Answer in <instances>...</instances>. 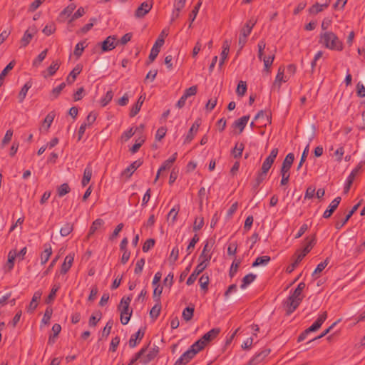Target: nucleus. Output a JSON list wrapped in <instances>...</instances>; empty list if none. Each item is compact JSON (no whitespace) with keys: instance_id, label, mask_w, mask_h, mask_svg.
<instances>
[{"instance_id":"obj_1","label":"nucleus","mask_w":365,"mask_h":365,"mask_svg":"<svg viewBox=\"0 0 365 365\" xmlns=\"http://www.w3.org/2000/svg\"><path fill=\"white\" fill-rule=\"evenodd\" d=\"M319 43L325 48L333 51H342L343 43L332 31L322 32L319 36Z\"/></svg>"},{"instance_id":"obj_2","label":"nucleus","mask_w":365,"mask_h":365,"mask_svg":"<svg viewBox=\"0 0 365 365\" xmlns=\"http://www.w3.org/2000/svg\"><path fill=\"white\" fill-rule=\"evenodd\" d=\"M133 294L123 297L120 302L118 309L120 312V322L122 324H127L132 316L133 309H130V303L132 300Z\"/></svg>"},{"instance_id":"obj_3","label":"nucleus","mask_w":365,"mask_h":365,"mask_svg":"<svg viewBox=\"0 0 365 365\" xmlns=\"http://www.w3.org/2000/svg\"><path fill=\"white\" fill-rule=\"evenodd\" d=\"M302 299V293L295 289L284 302L287 315H290L293 313L299 307Z\"/></svg>"},{"instance_id":"obj_4","label":"nucleus","mask_w":365,"mask_h":365,"mask_svg":"<svg viewBox=\"0 0 365 365\" xmlns=\"http://www.w3.org/2000/svg\"><path fill=\"white\" fill-rule=\"evenodd\" d=\"M165 31H163L161 34L159 35L158 38L155 41L153 48H151L150 55L148 56V61L147 62V64H149L155 61V59L157 58L160 47L164 44L165 40L164 37L166 36Z\"/></svg>"},{"instance_id":"obj_5","label":"nucleus","mask_w":365,"mask_h":365,"mask_svg":"<svg viewBox=\"0 0 365 365\" xmlns=\"http://www.w3.org/2000/svg\"><path fill=\"white\" fill-rule=\"evenodd\" d=\"M202 344V342H200ZM203 348L200 345L199 341H195L190 347L184 352V365L187 364Z\"/></svg>"},{"instance_id":"obj_6","label":"nucleus","mask_w":365,"mask_h":365,"mask_svg":"<svg viewBox=\"0 0 365 365\" xmlns=\"http://www.w3.org/2000/svg\"><path fill=\"white\" fill-rule=\"evenodd\" d=\"M220 328H213L210 329L208 332L205 333L199 340L197 341H199L200 343L202 342V344H200V346L204 347L206 346V344L215 339L217 335L220 334Z\"/></svg>"},{"instance_id":"obj_7","label":"nucleus","mask_w":365,"mask_h":365,"mask_svg":"<svg viewBox=\"0 0 365 365\" xmlns=\"http://www.w3.org/2000/svg\"><path fill=\"white\" fill-rule=\"evenodd\" d=\"M117 37L115 36H108L101 44V50L103 52H106L114 49L118 45V42L115 41Z\"/></svg>"},{"instance_id":"obj_8","label":"nucleus","mask_w":365,"mask_h":365,"mask_svg":"<svg viewBox=\"0 0 365 365\" xmlns=\"http://www.w3.org/2000/svg\"><path fill=\"white\" fill-rule=\"evenodd\" d=\"M152 7L153 1L143 2L135 10V16L136 18H143L151 10Z\"/></svg>"},{"instance_id":"obj_9","label":"nucleus","mask_w":365,"mask_h":365,"mask_svg":"<svg viewBox=\"0 0 365 365\" xmlns=\"http://www.w3.org/2000/svg\"><path fill=\"white\" fill-rule=\"evenodd\" d=\"M145 327L140 328L136 333L131 335L128 341V345L130 348H134L140 344L145 335Z\"/></svg>"},{"instance_id":"obj_10","label":"nucleus","mask_w":365,"mask_h":365,"mask_svg":"<svg viewBox=\"0 0 365 365\" xmlns=\"http://www.w3.org/2000/svg\"><path fill=\"white\" fill-rule=\"evenodd\" d=\"M158 352L159 348L154 345V346L151 348L148 353L145 352L141 357L140 363L143 365H147L158 356Z\"/></svg>"},{"instance_id":"obj_11","label":"nucleus","mask_w":365,"mask_h":365,"mask_svg":"<svg viewBox=\"0 0 365 365\" xmlns=\"http://www.w3.org/2000/svg\"><path fill=\"white\" fill-rule=\"evenodd\" d=\"M207 267V263L200 262L195 268V271L190 274V276L187 279L186 284L187 285L192 284L196 280L197 276L200 273H201Z\"/></svg>"},{"instance_id":"obj_12","label":"nucleus","mask_w":365,"mask_h":365,"mask_svg":"<svg viewBox=\"0 0 365 365\" xmlns=\"http://www.w3.org/2000/svg\"><path fill=\"white\" fill-rule=\"evenodd\" d=\"M270 349H264L260 352L256 354L250 361L252 365H258L262 362L264 359L269 354Z\"/></svg>"},{"instance_id":"obj_13","label":"nucleus","mask_w":365,"mask_h":365,"mask_svg":"<svg viewBox=\"0 0 365 365\" xmlns=\"http://www.w3.org/2000/svg\"><path fill=\"white\" fill-rule=\"evenodd\" d=\"M327 312L324 311L319 315L318 319L313 323V324L307 329V332L310 333L318 330L327 319Z\"/></svg>"},{"instance_id":"obj_14","label":"nucleus","mask_w":365,"mask_h":365,"mask_svg":"<svg viewBox=\"0 0 365 365\" xmlns=\"http://www.w3.org/2000/svg\"><path fill=\"white\" fill-rule=\"evenodd\" d=\"M143 164L141 160H137L133 162L128 167H127L123 172L122 175L125 176L126 178H130L133 173Z\"/></svg>"},{"instance_id":"obj_15","label":"nucleus","mask_w":365,"mask_h":365,"mask_svg":"<svg viewBox=\"0 0 365 365\" xmlns=\"http://www.w3.org/2000/svg\"><path fill=\"white\" fill-rule=\"evenodd\" d=\"M341 197H336V198H334L331 202L330 203V205H329L328 208L323 213V217L324 218H329L331 216V215L333 214V212L336 210V208L338 207L340 202H341Z\"/></svg>"},{"instance_id":"obj_16","label":"nucleus","mask_w":365,"mask_h":365,"mask_svg":"<svg viewBox=\"0 0 365 365\" xmlns=\"http://www.w3.org/2000/svg\"><path fill=\"white\" fill-rule=\"evenodd\" d=\"M360 205H361V202H359L356 205H355L344 219L336 222L335 228L336 230H340L347 222V221L351 218V217L354 215V213L357 210V209L359 208Z\"/></svg>"},{"instance_id":"obj_17","label":"nucleus","mask_w":365,"mask_h":365,"mask_svg":"<svg viewBox=\"0 0 365 365\" xmlns=\"http://www.w3.org/2000/svg\"><path fill=\"white\" fill-rule=\"evenodd\" d=\"M361 165L359 164L349 174V175L347 178L346 183L344 186V192L346 193L349 192L350 187L351 184L353 183V181L356 177V175L358 174L359 170L361 169Z\"/></svg>"},{"instance_id":"obj_18","label":"nucleus","mask_w":365,"mask_h":365,"mask_svg":"<svg viewBox=\"0 0 365 365\" xmlns=\"http://www.w3.org/2000/svg\"><path fill=\"white\" fill-rule=\"evenodd\" d=\"M180 210V205H175L168 212L167 216V221L169 225H174L177 220L178 215Z\"/></svg>"},{"instance_id":"obj_19","label":"nucleus","mask_w":365,"mask_h":365,"mask_svg":"<svg viewBox=\"0 0 365 365\" xmlns=\"http://www.w3.org/2000/svg\"><path fill=\"white\" fill-rule=\"evenodd\" d=\"M74 255L69 254L65 257L64 262L61 267V274H65L71 269L73 262Z\"/></svg>"},{"instance_id":"obj_20","label":"nucleus","mask_w":365,"mask_h":365,"mask_svg":"<svg viewBox=\"0 0 365 365\" xmlns=\"http://www.w3.org/2000/svg\"><path fill=\"white\" fill-rule=\"evenodd\" d=\"M182 9V0H175L174 3V9L170 19V24H173L180 16L181 10Z\"/></svg>"},{"instance_id":"obj_21","label":"nucleus","mask_w":365,"mask_h":365,"mask_svg":"<svg viewBox=\"0 0 365 365\" xmlns=\"http://www.w3.org/2000/svg\"><path fill=\"white\" fill-rule=\"evenodd\" d=\"M200 123H201L200 119H197L195 121V123L192 124V125L190 128L189 132L185 138V140L187 142H190L193 139L194 136L195 135V134L197 133V132L198 130Z\"/></svg>"},{"instance_id":"obj_22","label":"nucleus","mask_w":365,"mask_h":365,"mask_svg":"<svg viewBox=\"0 0 365 365\" xmlns=\"http://www.w3.org/2000/svg\"><path fill=\"white\" fill-rule=\"evenodd\" d=\"M145 97L143 96H140L139 98L138 99L135 104L132 107L130 111V117H134L135 116L139 111L140 110L141 106L145 101Z\"/></svg>"},{"instance_id":"obj_23","label":"nucleus","mask_w":365,"mask_h":365,"mask_svg":"<svg viewBox=\"0 0 365 365\" xmlns=\"http://www.w3.org/2000/svg\"><path fill=\"white\" fill-rule=\"evenodd\" d=\"M53 334L48 337V344L52 345L55 343L56 339L61 331V327L59 324H54L52 327Z\"/></svg>"},{"instance_id":"obj_24","label":"nucleus","mask_w":365,"mask_h":365,"mask_svg":"<svg viewBox=\"0 0 365 365\" xmlns=\"http://www.w3.org/2000/svg\"><path fill=\"white\" fill-rule=\"evenodd\" d=\"M41 293L39 291L36 292L32 297V299L28 307L27 312L32 313L38 306V300L41 299Z\"/></svg>"},{"instance_id":"obj_25","label":"nucleus","mask_w":365,"mask_h":365,"mask_svg":"<svg viewBox=\"0 0 365 365\" xmlns=\"http://www.w3.org/2000/svg\"><path fill=\"white\" fill-rule=\"evenodd\" d=\"M92 177V168L91 165L88 164L83 171V176L81 180V185L83 187H86L90 182Z\"/></svg>"},{"instance_id":"obj_26","label":"nucleus","mask_w":365,"mask_h":365,"mask_svg":"<svg viewBox=\"0 0 365 365\" xmlns=\"http://www.w3.org/2000/svg\"><path fill=\"white\" fill-rule=\"evenodd\" d=\"M44 247L43 252L41 254V264H46L52 254V249L50 244H45Z\"/></svg>"},{"instance_id":"obj_27","label":"nucleus","mask_w":365,"mask_h":365,"mask_svg":"<svg viewBox=\"0 0 365 365\" xmlns=\"http://www.w3.org/2000/svg\"><path fill=\"white\" fill-rule=\"evenodd\" d=\"M59 66H60V63L58 61H53L47 69L48 73L46 74L45 71H43L42 73L43 76L44 78H47L48 76H53L56 73V72L58 70Z\"/></svg>"},{"instance_id":"obj_28","label":"nucleus","mask_w":365,"mask_h":365,"mask_svg":"<svg viewBox=\"0 0 365 365\" xmlns=\"http://www.w3.org/2000/svg\"><path fill=\"white\" fill-rule=\"evenodd\" d=\"M330 3V1H326L323 4H319V3H315L314 5H312L309 9V11L312 14H317L321 11H323L324 9H326L329 6Z\"/></svg>"},{"instance_id":"obj_29","label":"nucleus","mask_w":365,"mask_h":365,"mask_svg":"<svg viewBox=\"0 0 365 365\" xmlns=\"http://www.w3.org/2000/svg\"><path fill=\"white\" fill-rule=\"evenodd\" d=\"M284 68L283 67H282V66L279 67V69H278L277 74L276 78H275V81H274V84H273V87L277 86L278 90L281 87L282 82H286L287 81L286 79H284Z\"/></svg>"},{"instance_id":"obj_30","label":"nucleus","mask_w":365,"mask_h":365,"mask_svg":"<svg viewBox=\"0 0 365 365\" xmlns=\"http://www.w3.org/2000/svg\"><path fill=\"white\" fill-rule=\"evenodd\" d=\"M104 224L103 220L101 218H98L96 220H94L90 227L89 232L88 233L87 237L90 238L91 236H92L95 232L101 227Z\"/></svg>"},{"instance_id":"obj_31","label":"nucleus","mask_w":365,"mask_h":365,"mask_svg":"<svg viewBox=\"0 0 365 365\" xmlns=\"http://www.w3.org/2000/svg\"><path fill=\"white\" fill-rule=\"evenodd\" d=\"M249 119L250 115H244L235 121L234 126L239 128L240 133H242L245 128Z\"/></svg>"},{"instance_id":"obj_32","label":"nucleus","mask_w":365,"mask_h":365,"mask_svg":"<svg viewBox=\"0 0 365 365\" xmlns=\"http://www.w3.org/2000/svg\"><path fill=\"white\" fill-rule=\"evenodd\" d=\"M81 68L76 66L68 74L66 81L68 84H72L76 79L77 76L81 73Z\"/></svg>"},{"instance_id":"obj_33","label":"nucleus","mask_w":365,"mask_h":365,"mask_svg":"<svg viewBox=\"0 0 365 365\" xmlns=\"http://www.w3.org/2000/svg\"><path fill=\"white\" fill-rule=\"evenodd\" d=\"M15 66V61H11L1 71L0 73V87L4 84V78L7 75V73L13 69Z\"/></svg>"},{"instance_id":"obj_34","label":"nucleus","mask_w":365,"mask_h":365,"mask_svg":"<svg viewBox=\"0 0 365 365\" xmlns=\"http://www.w3.org/2000/svg\"><path fill=\"white\" fill-rule=\"evenodd\" d=\"M31 86H32V83L30 81H28L21 88V89L18 95V98H19V103H22L24 101V99L26 96V93H27L29 89L31 87Z\"/></svg>"},{"instance_id":"obj_35","label":"nucleus","mask_w":365,"mask_h":365,"mask_svg":"<svg viewBox=\"0 0 365 365\" xmlns=\"http://www.w3.org/2000/svg\"><path fill=\"white\" fill-rule=\"evenodd\" d=\"M256 277H257V275L254 274L252 273H250V274L245 275L242 280V284L240 285V287L242 289L246 288L249 284H250L252 282L255 281Z\"/></svg>"},{"instance_id":"obj_36","label":"nucleus","mask_w":365,"mask_h":365,"mask_svg":"<svg viewBox=\"0 0 365 365\" xmlns=\"http://www.w3.org/2000/svg\"><path fill=\"white\" fill-rule=\"evenodd\" d=\"M305 240L307 242V244L304 246V249L302 250V252H303L307 255L312 250L314 245L316 244L315 235L312 236L311 239H309V237H307L305 239Z\"/></svg>"},{"instance_id":"obj_37","label":"nucleus","mask_w":365,"mask_h":365,"mask_svg":"<svg viewBox=\"0 0 365 365\" xmlns=\"http://www.w3.org/2000/svg\"><path fill=\"white\" fill-rule=\"evenodd\" d=\"M102 313L101 311L95 312L89 318L88 324L90 327H96L98 322L101 320Z\"/></svg>"},{"instance_id":"obj_38","label":"nucleus","mask_w":365,"mask_h":365,"mask_svg":"<svg viewBox=\"0 0 365 365\" xmlns=\"http://www.w3.org/2000/svg\"><path fill=\"white\" fill-rule=\"evenodd\" d=\"M244 144L242 143H237L235 148L232 150V155L235 158H237L242 156V151L244 150Z\"/></svg>"},{"instance_id":"obj_39","label":"nucleus","mask_w":365,"mask_h":365,"mask_svg":"<svg viewBox=\"0 0 365 365\" xmlns=\"http://www.w3.org/2000/svg\"><path fill=\"white\" fill-rule=\"evenodd\" d=\"M56 116V113L54 111H51L47 114L46 118H44V120L43 122V125H46V130L48 131L49 128L51 127V125L52 122L53 121V119Z\"/></svg>"},{"instance_id":"obj_40","label":"nucleus","mask_w":365,"mask_h":365,"mask_svg":"<svg viewBox=\"0 0 365 365\" xmlns=\"http://www.w3.org/2000/svg\"><path fill=\"white\" fill-rule=\"evenodd\" d=\"M16 257H17L16 250H11L9 252L8 261H7V267H8L9 271H11L14 268V260H15Z\"/></svg>"},{"instance_id":"obj_41","label":"nucleus","mask_w":365,"mask_h":365,"mask_svg":"<svg viewBox=\"0 0 365 365\" xmlns=\"http://www.w3.org/2000/svg\"><path fill=\"white\" fill-rule=\"evenodd\" d=\"M270 261V257L264 255L262 257H258L256 258L255 262L252 263V267H257L259 265H266Z\"/></svg>"},{"instance_id":"obj_42","label":"nucleus","mask_w":365,"mask_h":365,"mask_svg":"<svg viewBox=\"0 0 365 365\" xmlns=\"http://www.w3.org/2000/svg\"><path fill=\"white\" fill-rule=\"evenodd\" d=\"M160 310H161L160 302V303L156 302V304L152 307V309L150 311V318H152L153 320H155L158 317V316L160 313Z\"/></svg>"},{"instance_id":"obj_43","label":"nucleus","mask_w":365,"mask_h":365,"mask_svg":"<svg viewBox=\"0 0 365 365\" xmlns=\"http://www.w3.org/2000/svg\"><path fill=\"white\" fill-rule=\"evenodd\" d=\"M148 351V347L145 346V347H143L138 352H137L135 356L133 357V359L130 360V361L129 362V364L128 365H134L135 363L137 361H140L141 360V357L144 355V354L145 352Z\"/></svg>"},{"instance_id":"obj_44","label":"nucleus","mask_w":365,"mask_h":365,"mask_svg":"<svg viewBox=\"0 0 365 365\" xmlns=\"http://www.w3.org/2000/svg\"><path fill=\"white\" fill-rule=\"evenodd\" d=\"M29 29L26 30L21 39V43L22 47H26L30 43L33 38V34L29 32Z\"/></svg>"},{"instance_id":"obj_45","label":"nucleus","mask_w":365,"mask_h":365,"mask_svg":"<svg viewBox=\"0 0 365 365\" xmlns=\"http://www.w3.org/2000/svg\"><path fill=\"white\" fill-rule=\"evenodd\" d=\"M71 192V188L68 183H63L57 189L58 197H61Z\"/></svg>"},{"instance_id":"obj_46","label":"nucleus","mask_w":365,"mask_h":365,"mask_svg":"<svg viewBox=\"0 0 365 365\" xmlns=\"http://www.w3.org/2000/svg\"><path fill=\"white\" fill-rule=\"evenodd\" d=\"M73 230V225L67 222L60 229V234L62 237L68 236Z\"/></svg>"},{"instance_id":"obj_47","label":"nucleus","mask_w":365,"mask_h":365,"mask_svg":"<svg viewBox=\"0 0 365 365\" xmlns=\"http://www.w3.org/2000/svg\"><path fill=\"white\" fill-rule=\"evenodd\" d=\"M195 311V306L190 305L184 309V321H190Z\"/></svg>"},{"instance_id":"obj_48","label":"nucleus","mask_w":365,"mask_h":365,"mask_svg":"<svg viewBox=\"0 0 365 365\" xmlns=\"http://www.w3.org/2000/svg\"><path fill=\"white\" fill-rule=\"evenodd\" d=\"M274 59V55L269 56L268 57H262V61L264 62V70L269 73L270 71V67L272 65L273 61Z\"/></svg>"},{"instance_id":"obj_49","label":"nucleus","mask_w":365,"mask_h":365,"mask_svg":"<svg viewBox=\"0 0 365 365\" xmlns=\"http://www.w3.org/2000/svg\"><path fill=\"white\" fill-rule=\"evenodd\" d=\"M145 142V138L140 137L135 140V144L130 148V151L133 154L138 151L140 148Z\"/></svg>"},{"instance_id":"obj_50","label":"nucleus","mask_w":365,"mask_h":365,"mask_svg":"<svg viewBox=\"0 0 365 365\" xmlns=\"http://www.w3.org/2000/svg\"><path fill=\"white\" fill-rule=\"evenodd\" d=\"M76 6L75 4L71 3L68 6H66L61 13L60 17L63 16H70L73 11L75 10Z\"/></svg>"},{"instance_id":"obj_51","label":"nucleus","mask_w":365,"mask_h":365,"mask_svg":"<svg viewBox=\"0 0 365 365\" xmlns=\"http://www.w3.org/2000/svg\"><path fill=\"white\" fill-rule=\"evenodd\" d=\"M48 49H45L43 51H41L37 58L34 60L33 61V66L37 67L46 58L47 55Z\"/></svg>"},{"instance_id":"obj_52","label":"nucleus","mask_w":365,"mask_h":365,"mask_svg":"<svg viewBox=\"0 0 365 365\" xmlns=\"http://www.w3.org/2000/svg\"><path fill=\"white\" fill-rule=\"evenodd\" d=\"M86 43L85 41H81V42H78L76 46H75V49H74V51H73V54L76 56V57H80L81 55H82V53L84 50V48L86 47V45L85 46L84 44Z\"/></svg>"},{"instance_id":"obj_53","label":"nucleus","mask_w":365,"mask_h":365,"mask_svg":"<svg viewBox=\"0 0 365 365\" xmlns=\"http://www.w3.org/2000/svg\"><path fill=\"white\" fill-rule=\"evenodd\" d=\"M278 148H273L269 155L265 158L264 161H266L268 164L272 165L274 162L275 158L278 155Z\"/></svg>"},{"instance_id":"obj_54","label":"nucleus","mask_w":365,"mask_h":365,"mask_svg":"<svg viewBox=\"0 0 365 365\" xmlns=\"http://www.w3.org/2000/svg\"><path fill=\"white\" fill-rule=\"evenodd\" d=\"M65 86L66 83L63 82L58 86L53 88L51 93L52 99L57 98Z\"/></svg>"},{"instance_id":"obj_55","label":"nucleus","mask_w":365,"mask_h":365,"mask_svg":"<svg viewBox=\"0 0 365 365\" xmlns=\"http://www.w3.org/2000/svg\"><path fill=\"white\" fill-rule=\"evenodd\" d=\"M179 255V250L178 247H173L171 251V253L168 258V262L170 264H173L176 260L178 259Z\"/></svg>"},{"instance_id":"obj_56","label":"nucleus","mask_w":365,"mask_h":365,"mask_svg":"<svg viewBox=\"0 0 365 365\" xmlns=\"http://www.w3.org/2000/svg\"><path fill=\"white\" fill-rule=\"evenodd\" d=\"M154 287L153 290V299L155 302H160V295L162 294L163 287L160 285H157Z\"/></svg>"},{"instance_id":"obj_57","label":"nucleus","mask_w":365,"mask_h":365,"mask_svg":"<svg viewBox=\"0 0 365 365\" xmlns=\"http://www.w3.org/2000/svg\"><path fill=\"white\" fill-rule=\"evenodd\" d=\"M266 176L267 175L261 172H259L253 183V188L257 189L259 186V185L265 180Z\"/></svg>"},{"instance_id":"obj_58","label":"nucleus","mask_w":365,"mask_h":365,"mask_svg":"<svg viewBox=\"0 0 365 365\" xmlns=\"http://www.w3.org/2000/svg\"><path fill=\"white\" fill-rule=\"evenodd\" d=\"M247 91V84L246 82L240 81L238 83L236 92L238 96H243Z\"/></svg>"},{"instance_id":"obj_59","label":"nucleus","mask_w":365,"mask_h":365,"mask_svg":"<svg viewBox=\"0 0 365 365\" xmlns=\"http://www.w3.org/2000/svg\"><path fill=\"white\" fill-rule=\"evenodd\" d=\"M197 91V86H192L184 91V101L191 96H195Z\"/></svg>"},{"instance_id":"obj_60","label":"nucleus","mask_w":365,"mask_h":365,"mask_svg":"<svg viewBox=\"0 0 365 365\" xmlns=\"http://www.w3.org/2000/svg\"><path fill=\"white\" fill-rule=\"evenodd\" d=\"M208 247V244L207 243L203 248V250L200 256V259L201 260L200 262H205V263H207V265L208 264L209 261L210 260V255H209L207 252V249Z\"/></svg>"},{"instance_id":"obj_61","label":"nucleus","mask_w":365,"mask_h":365,"mask_svg":"<svg viewBox=\"0 0 365 365\" xmlns=\"http://www.w3.org/2000/svg\"><path fill=\"white\" fill-rule=\"evenodd\" d=\"M85 9L83 7H79L78 10L72 15L71 19L68 21V24H71L76 19L83 16L85 14Z\"/></svg>"},{"instance_id":"obj_62","label":"nucleus","mask_w":365,"mask_h":365,"mask_svg":"<svg viewBox=\"0 0 365 365\" xmlns=\"http://www.w3.org/2000/svg\"><path fill=\"white\" fill-rule=\"evenodd\" d=\"M155 243V241L154 239L150 238V239L147 240L143 245V247H142L143 252H148L152 247H154Z\"/></svg>"},{"instance_id":"obj_63","label":"nucleus","mask_w":365,"mask_h":365,"mask_svg":"<svg viewBox=\"0 0 365 365\" xmlns=\"http://www.w3.org/2000/svg\"><path fill=\"white\" fill-rule=\"evenodd\" d=\"M113 97V91L111 90L107 91L105 96L101 99V106H106V105H108L111 101Z\"/></svg>"},{"instance_id":"obj_64","label":"nucleus","mask_w":365,"mask_h":365,"mask_svg":"<svg viewBox=\"0 0 365 365\" xmlns=\"http://www.w3.org/2000/svg\"><path fill=\"white\" fill-rule=\"evenodd\" d=\"M199 283L202 289L207 290L209 284L208 275L205 274H202L199 279Z\"/></svg>"}]
</instances>
